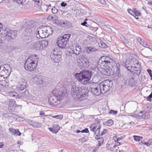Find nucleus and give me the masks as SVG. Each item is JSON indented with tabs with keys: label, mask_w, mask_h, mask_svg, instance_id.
<instances>
[{
	"label": "nucleus",
	"mask_w": 152,
	"mask_h": 152,
	"mask_svg": "<svg viewBox=\"0 0 152 152\" xmlns=\"http://www.w3.org/2000/svg\"><path fill=\"white\" fill-rule=\"evenodd\" d=\"M66 5V3L64 2H62L61 4V5L62 7H65Z\"/></svg>",
	"instance_id": "13d9d810"
},
{
	"label": "nucleus",
	"mask_w": 152,
	"mask_h": 152,
	"mask_svg": "<svg viewBox=\"0 0 152 152\" xmlns=\"http://www.w3.org/2000/svg\"><path fill=\"white\" fill-rule=\"evenodd\" d=\"M149 111H140L138 114L134 113L131 114L130 115L140 119H147L150 117Z\"/></svg>",
	"instance_id": "9b49d317"
},
{
	"label": "nucleus",
	"mask_w": 152,
	"mask_h": 152,
	"mask_svg": "<svg viewBox=\"0 0 152 152\" xmlns=\"http://www.w3.org/2000/svg\"><path fill=\"white\" fill-rule=\"evenodd\" d=\"M87 20H88V19L86 18V19H85L84 21H86Z\"/></svg>",
	"instance_id": "338daca9"
},
{
	"label": "nucleus",
	"mask_w": 152,
	"mask_h": 152,
	"mask_svg": "<svg viewBox=\"0 0 152 152\" xmlns=\"http://www.w3.org/2000/svg\"><path fill=\"white\" fill-rule=\"evenodd\" d=\"M152 142V139L149 140L147 142H145L144 141L142 140L141 141V142L143 144L146 145L147 146H148L150 145Z\"/></svg>",
	"instance_id": "7c9ffc66"
},
{
	"label": "nucleus",
	"mask_w": 152,
	"mask_h": 152,
	"mask_svg": "<svg viewBox=\"0 0 152 152\" xmlns=\"http://www.w3.org/2000/svg\"><path fill=\"white\" fill-rule=\"evenodd\" d=\"M35 3L38 6H41L42 4V0H33Z\"/></svg>",
	"instance_id": "4c0bfd02"
},
{
	"label": "nucleus",
	"mask_w": 152,
	"mask_h": 152,
	"mask_svg": "<svg viewBox=\"0 0 152 152\" xmlns=\"http://www.w3.org/2000/svg\"><path fill=\"white\" fill-rule=\"evenodd\" d=\"M101 88L102 94H104L108 91L113 85V82L110 80H107L99 84Z\"/></svg>",
	"instance_id": "9d476101"
},
{
	"label": "nucleus",
	"mask_w": 152,
	"mask_h": 152,
	"mask_svg": "<svg viewBox=\"0 0 152 152\" xmlns=\"http://www.w3.org/2000/svg\"><path fill=\"white\" fill-rule=\"evenodd\" d=\"M33 81L37 84L43 85L44 82V78L41 76H37L33 78Z\"/></svg>",
	"instance_id": "f3484780"
},
{
	"label": "nucleus",
	"mask_w": 152,
	"mask_h": 152,
	"mask_svg": "<svg viewBox=\"0 0 152 152\" xmlns=\"http://www.w3.org/2000/svg\"><path fill=\"white\" fill-rule=\"evenodd\" d=\"M122 65L125 66L128 70L130 72L135 71L136 75H139L140 72L141 65L139 63L138 60L135 58L128 59Z\"/></svg>",
	"instance_id": "f03ea898"
},
{
	"label": "nucleus",
	"mask_w": 152,
	"mask_h": 152,
	"mask_svg": "<svg viewBox=\"0 0 152 152\" xmlns=\"http://www.w3.org/2000/svg\"><path fill=\"white\" fill-rule=\"evenodd\" d=\"M134 82V76L132 75H128L124 79V83L126 85L132 86Z\"/></svg>",
	"instance_id": "4468645a"
},
{
	"label": "nucleus",
	"mask_w": 152,
	"mask_h": 152,
	"mask_svg": "<svg viewBox=\"0 0 152 152\" xmlns=\"http://www.w3.org/2000/svg\"><path fill=\"white\" fill-rule=\"evenodd\" d=\"M97 126H95L93 127V126L90 127L91 130L94 132H95L96 129L97 128Z\"/></svg>",
	"instance_id": "de8ad7c7"
},
{
	"label": "nucleus",
	"mask_w": 152,
	"mask_h": 152,
	"mask_svg": "<svg viewBox=\"0 0 152 152\" xmlns=\"http://www.w3.org/2000/svg\"><path fill=\"white\" fill-rule=\"evenodd\" d=\"M30 48L36 50H41L44 49L48 45V42L47 40L31 42H29Z\"/></svg>",
	"instance_id": "6e6552de"
},
{
	"label": "nucleus",
	"mask_w": 152,
	"mask_h": 152,
	"mask_svg": "<svg viewBox=\"0 0 152 152\" xmlns=\"http://www.w3.org/2000/svg\"><path fill=\"white\" fill-rule=\"evenodd\" d=\"M70 36L69 34H65L62 37H61V38L62 39H64V40H66L67 42H68L69 39L70 37Z\"/></svg>",
	"instance_id": "c756f323"
},
{
	"label": "nucleus",
	"mask_w": 152,
	"mask_h": 152,
	"mask_svg": "<svg viewBox=\"0 0 152 152\" xmlns=\"http://www.w3.org/2000/svg\"><path fill=\"white\" fill-rule=\"evenodd\" d=\"M60 25L62 27H66L68 26L69 27L71 26V23L69 21H62L60 22Z\"/></svg>",
	"instance_id": "a878e982"
},
{
	"label": "nucleus",
	"mask_w": 152,
	"mask_h": 152,
	"mask_svg": "<svg viewBox=\"0 0 152 152\" xmlns=\"http://www.w3.org/2000/svg\"><path fill=\"white\" fill-rule=\"evenodd\" d=\"M135 10V8H133L132 10L130 9L128 10V12L130 14L133 16Z\"/></svg>",
	"instance_id": "ea45409f"
},
{
	"label": "nucleus",
	"mask_w": 152,
	"mask_h": 152,
	"mask_svg": "<svg viewBox=\"0 0 152 152\" xmlns=\"http://www.w3.org/2000/svg\"><path fill=\"white\" fill-rule=\"evenodd\" d=\"M141 13L139 11L136 10V9L134 11L133 16L135 18L137 19H138V16H140L141 15Z\"/></svg>",
	"instance_id": "c85d7f7f"
},
{
	"label": "nucleus",
	"mask_w": 152,
	"mask_h": 152,
	"mask_svg": "<svg viewBox=\"0 0 152 152\" xmlns=\"http://www.w3.org/2000/svg\"><path fill=\"white\" fill-rule=\"evenodd\" d=\"M99 46L101 48H105L107 47V45L105 43L101 42L98 43Z\"/></svg>",
	"instance_id": "c9c22d12"
},
{
	"label": "nucleus",
	"mask_w": 152,
	"mask_h": 152,
	"mask_svg": "<svg viewBox=\"0 0 152 152\" xmlns=\"http://www.w3.org/2000/svg\"><path fill=\"white\" fill-rule=\"evenodd\" d=\"M122 139V138H118L115 141V142H117V145H119L121 144L120 142H118L121 140Z\"/></svg>",
	"instance_id": "864d4df0"
},
{
	"label": "nucleus",
	"mask_w": 152,
	"mask_h": 152,
	"mask_svg": "<svg viewBox=\"0 0 152 152\" xmlns=\"http://www.w3.org/2000/svg\"><path fill=\"white\" fill-rule=\"evenodd\" d=\"M10 70L8 69L6 71L4 72V74H5L7 76H8L10 75Z\"/></svg>",
	"instance_id": "a18cd8bd"
},
{
	"label": "nucleus",
	"mask_w": 152,
	"mask_h": 152,
	"mask_svg": "<svg viewBox=\"0 0 152 152\" xmlns=\"http://www.w3.org/2000/svg\"><path fill=\"white\" fill-rule=\"evenodd\" d=\"M137 41L138 42H139L140 44V43L141 42H142L143 41V40H142L141 39L140 37H137Z\"/></svg>",
	"instance_id": "bf43d9fd"
},
{
	"label": "nucleus",
	"mask_w": 152,
	"mask_h": 152,
	"mask_svg": "<svg viewBox=\"0 0 152 152\" xmlns=\"http://www.w3.org/2000/svg\"><path fill=\"white\" fill-rule=\"evenodd\" d=\"M29 93L28 91H25L18 94V99H26L28 97Z\"/></svg>",
	"instance_id": "aec40b11"
},
{
	"label": "nucleus",
	"mask_w": 152,
	"mask_h": 152,
	"mask_svg": "<svg viewBox=\"0 0 152 152\" xmlns=\"http://www.w3.org/2000/svg\"><path fill=\"white\" fill-rule=\"evenodd\" d=\"M78 65L79 67L82 69L88 68L89 66V60L86 57H83L78 62Z\"/></svg>",
	"instance_id": "f8f14e48"
},
{
	"label": "nucleus",
	"mask_w": 152,
	"mask_h": 152,
	"mask_svg": "<svg viewBox=\"0 0 152 152\" xmlns=\"http://www.w3.org/2000/svg\"><path fill=\"white\" fill-rule=\"evenodd\" d=\"M81 46L77 45H76L75 48L73 49L72 52L73 53L76 55H77L80 53L81 52Z\"/></svg>",
	"instance_id": "412c9836"
},
{
	"label": "nucleus",
	"mask_w": 152,
	"mask_h": 152,
	"mask_svg": "<svg viewBox=\"0 0 152 152\" xmlns=\"http://www.w3.org/2000/svg\"><path fill=\"white\" fill-rule=\"evenodd\" d=\"M26 82L25 80L23 78L20 79L19 82L18 90L20 91H22L26 88Z\"/></svg>",
	"instance_id": "a211bd4d"
},
{
	"label": "nucleus",
	"mask_w": 152,
	"mask_h": 152,
	"mask_svg": "<svg viewBox=\"0 0 152 152\" xmlns=\"http://www.w3.org/2000/svg\"><path fill=\"white\" fill-rule=\"evenodd\" d=\"M38 58L36 55H33L27 58L24 64L26 70L31 72L35 69L37 64Z\"/></svg>",
	"instance_id": "7ed1b4c3"
},
{
	"label": "nucleus",
	"mask_w": 152,
	"mask_h": 152,
	"mask_svg": "<svg viewBox=\"0 0 152 152\" xmlns=\"http://www.w3.org/2000/svg\"><path fill=\"white\" fill-rule=\"evenodd\" d=\"M91 91L92 93L94 95L96 96H99L100 94L101 93H102V91L99 84H98L97 85L91 88Z\"/></svg>",
	"instance_id": "dca6fc26"
},
{
	"label": "nucleus",
	"mask_w": 152,
	"mask_h": 152,
	"mask_svg": "<svg viewBox=\"0 0 152 152\" xmlns=\"http://www.w3.org/2000/svg\"><path fill=\"white\" fill-rule=\"evenodd\" d=\"M117 111L111 110L109 111V113L113 115H115L117 113Z\"/></svg>",
	"instance_id": "09e8293b"
},
{
	"label": "nucleus",
	"mask_w": 152,
	"mask_h": 152,
	"mask_svg": "<svg viewBox=\"0 0 152 152\" xmlns=\"http://www.w3.org/2000/svg\"><path fill=\"white\" fill-rule=\"evenodd\" d=\"M101 67L102 70L103 74L109 76L111 75L110 65L114 62L113 60L108 56H104L102 57Z\"/></svg>",
	"instance_id": "20e7f679"
},
{
	"label": "nucleus",
	"mask_w": 152,
	"mask_h": 152,
	"mask_svg": "<svg viewBox=\"0 0 152 152\" xmlns=\"http://www.w3.org/2000/svg\"><path fill=\"white\" fill-rule=\"evenodd\" d=\"M99 143L97 144V145L99 146H100L102 144L103 142V140L102 138H98L97 139Z\"/></svg>",
	"instance_id": "58836bf2"
},
{
	"label": "nucleus",
	"mask_w": 152,
	"mask_h": 152,
	"mask_svg": "<svg viewBox=\"0 0 152 152\" xmlns=\"http://www.w3.org/2000/svg\"><path fill=\"white\" fill-rule=\"evenodd\" d=\"M39 115L42 116L43 117H45V116L44 113L42 111H41L40 112Z\"/></svg>",
	"instance_id": "052dcab7"
},
{
	"label": "nucleus",
	"mask_w": 152,
	"mask_h": 152,
	"mask_svg": "<svg viewBox=\"0 0 152 152\" xmlns=\"http://www.w3.org/2000/svg\"><path fill=\"white\" fill-rule=\"evenodd\" d=\"M92 74L91 72L88 71L83 70L79 73L75 74V76L76 78L83 84L90 83V80Z\"/></svg>",
	"instance_id": "39448f33"
},
{
	"label": "nucleus",
	"mask_w": 152,
	"mask_h": 152,
	"mask_svg": "<svg viewBox=\"0 0 152 152\" xmlns=\"http://www.w3.org/2000/svg\"><path fill=\"white\" fill-rule=\"evenodd\" d=\"M1 34L4 37H5V39L8 42H12L16 35L15 31L11 30L8 28H6L3 31Z\"/></svg>",
	"instance_id": "1a4fd4ad"
},
{
	"label": "nucleus",
	"mask_w": 152,
	"mask_h": 152,
	"mask_svg": "<svg viewBox=\"0 0 152 152\" xmlns=\"http://www.w3.org/2000/svg\"><path fill=\"white\" fill-rule=\"evenodd\" d=\"M71 95L75 101H80L85 99L88 97V92L84 88L73 86L71 89Z\"/></svg>",
	"instance_id": "f257e3e1"
},
{
	"label": "nucleus",
	"mask_w": 152,
	"mask_h": 152,
	"mask_svg": "<svg viewBox=\"0 0 152 152\" xmlns=\"http://www.w3.org/2000/svg\"><path fill=\"white\" fill-rule=\"evenodd\" d=\"M98 1L102 4H104L105 2L104 0H98Z\"/></svg>",
	"instance_id": "680f3d73"
},
{
	"label": "nucleus",
	"mask_w": 152,
	"mask_h": 152,
	"mask_svg": "<svg viewBox=\"0 0 152 152\" xmlns=\"http://www.w3.org/2000/svg\"><path fill=\"white\" fill-rule=\"evenodd\" d=\"M51 9L52 13L53 14H56L58 12V10L54 7L52 8H51Z\"/></svg>",
	"instance_id": "37998d69"
},
{
	"label": "nucleus",
	"mask_w": 152,
	"mask_h": 152,
	"mask_svg": "<svg viewBox=\"0 0 152 152\" xmlns=\"http://www.w3.org/2000/svg\"><path fill=\"white\" fill-rule=\"evenodd\" d=\"M14 118H15L16 120L17 121H23L24 120V118H23L20 117L14 114Z\"/></svg>",
	"instance_id": "72a5a7b5"
},
{
	"label": "nucleus",
	"mask_w": 152,
	"mask_h": 152,
	"mask_svg": "<svg viewBox=\"0 0 152 152\" xmlns=\"http://www.w3.org/2000/svg\"><path fill=\"white\" fill-rule=\"evenodd\" d=\"M101 128V126L99 124L97 126L94 132V134L97 137L101 136L100 129Z\"/></svg>",
	"instance_id": "393cba45"
},
{
	"label": "nucleus",
	"mask_w": 152,
	"mask_h": 152,
	"mask_svg": "<svg viewBox=\"0 0 152 152\" xmlns=\"http://www.w3.org/2000/svg\"><path fill=\"white\" fill-rule=\"evenodd\" d=\"M53 29L49 26H45L38 28L35 32V36L38 39L48 37L53 33Z\"/></svg>",
	"instance_id": "423d86ee"
},
{
	"label": "nucleus",
	"mask_w": 152,
	"mask_h": 152,
	"mask_svg": "<svg viewBox=\"0 0 152 152\" xmlns=\"http://www.w3.org/2000/svg\"><path fill=\"white\" fill-rule=\"evenodd\" d=\"M51 4L48 3L43 4L42 5L41 7V8L42 10H43L44 11H45L46 12L51 9Z\"/></svg>",
	"instance_id": "4be33fe9"
},
{
	"label": "nucleus",
	"mask_w": 152,
	"mask_h": 152,
	"mask_svg": "<svg viewBox=\"0 0 152 152\" xmlns=\"http://www.w3.org/2000/svg\"><path fill=\"white\" fill-rule=\"evenodd\" d=\"M9 130L11 134L13 135L20 136L21 134V133L18 129H15L12 128H10Z\"/></svg>",
	"instance_id": "5701e85b"
},
{
	"label": "nucleus",
	"mask_w": 152,
	"mask_h": 152,
	"mask_svg": "<svg viewBox=\"0 0 152 152\" xmlns=\"http://www.w3.org/2000/svg\"><path fill=\"white\" fill-rule=\"evenodd\" d=\"M50 58L51 60L55 63H58L60 61L61 59V55L54 50L53 52H51Z\"/></svg>",
	"instance_id": "ddd939ff"
},
{
	"label": "nucleus",
	"mask_w": 152,
	"mask_h": 152,
	"mask_svg": "<svg viewBox=\"0 0 152 152\" xmlns=\"http://www.w3.org/2000/svg\"><path fill=\"white\" fill-rule=\"evenodd\" d=\"M80 132H81V131H80V130H77V131H76V132L77 133H79Z\"/></svg>",
	"instance_id": "0e129e2a"
},
{
	"label": "nucleus",
	"mask_w": 152,
	"mask_h": 152,
	"mask_svg": "<svg viewBox=\"0 0 152 152\" xmlns=\"http://www.w3.org/2000/svg\"><path fill=\"white\" fill-rule=\"evenodd\" d=\"M41 126V123L33 121V124L32 126L34 127L39 128Z\"/></svg>",
	"instance_id": "2f4dec72"
},
{
	"label": "nucleus",
	"mask_w": 152,
	"mask_h": 152,
	"mask_svg": "<svg viewBox=\"0 0 152 152\" xmlns=\"http://www.w3.org/2000/svg\"><path fill=\"white\" fill-rule=\"evenodd\" d=\"M52 117L54 118H56L58 119H61L62 118L63 116L62 115H57L53 116Z\"/></svg>",
	"instance_id": "c03bdc74"
},
{
	"label": "nucleus",
	"mask_w": 152,
	"mask_h": 152,
	"mask_svg": "<svg viewBox=\"0 0 152 152\" xmlns=\"http://www.w3.org/2000/svg\"><path fill=\"white\" fill-rule=\"evenodd\" d=\"M86 52L88 53H93L96 52L97 50L94 47H86L85 49Z\"/></svg>",
	"instance_id": "b1692460"
},
{
	"label": "nucleus",
	"mask_w": 152,
	"mask_h": 152,
	"mask_svg": "<svg viewBox=\"0 0 152 152\" xmlns=\"http://www.w3.org/2000/svg\"><path fill=\"white\" fill-rule=\"evenodd\" d=\"M67 42L66 40L62 39L61 37L58 38L57 42V44L58 46L60 48L64 49L65 48L66 46Z\"/></svg>",
	"instance_id": "2eb2a0df"
},
{
	"label": "nucleus",
	"mask_w": 152,
	"mask_h": 152,
	"mask_svg": "<svg viewBox=\"0 0 152 152\" xmlns=\"http://www.w3.org/2000/svg\"><path fill=\"white\" fill-rule=\"evenodd\" d=\"M140 44L145 47H146L147 46H148L147 43L145 42H144V40H143L142 42H141Z\"/></svg>",
	"instance_id": "3c124183"
},
{
	"label": "nucleus",
	"mask_w": 152,
	"mask_h": 152,
	"mask_svg": "<svg viewBox=\"0 0 152 152\" xmlns=\"http://www.w3.org/2000/svg\"><path fill=\"white\" fill-rule=\"evenodd\" d=\"M133 137L134 138V140L137 142L140 141L143 139V137H142L135 135H134Z\"/></svg>",
	"instance_id": "f704fd0d"
},
{
	"label": "nucleus",
	"mask_w": 152,
	"mask_h": 152,
	"mask_svg": "<svg viewBox=\"0 0 152 152\" xmlns=\"http://www.w3.org/2000/svg\"><path fill=\"white\" fill-rule=\"evenodd\" d=\"M117 147V146H116V145H114V146H113V147L114 148H115L116 147Z\"/></svg>",
	"instance_id": "774afa93"
},
{
	"label": "nucleus",
	"mask_w": 152,
	"mask_h": 152,
	"mask_svg": "<svg viewBox=\"0 0 152 152\" xmlns=\"http://www.w3.org/2000/svg\"><path fill=\"white\" fill-rule=\"evenodd\" d=\"M17 106H18V105L16 104V102L14 100L12 99L10 100L9 105V107H16Z\"/></svg>",
	"instance_id": "cd10ccee"
},
{
	"label": "nucleus",
	"mask_w": 152,
	"mask_h": 152,
	"mask_svg": "<svg viewBox=\"0 0 152 152\" xmlns=\"http://www.w3.org/2000/svg\"><path fill=\"white\" fill-rule=\"evenodd\" d=\"M81 25L83 26H85L86 27H88V24L86 21H84L83 23H81Z\"/></svg>",
	"instance_id": "603ef678"
},
{
	"label": "nucleus",
	"mask_w": 152,
	"mask_h": 152,
	"mask_svg": "<svg viewBox=\"0 0 152 152\" xmlns=\"http://www.w3.org/2000/svg\"><path fill=\"white\" fill-rule=\"evenodd\" d=\"M21 141H18L17 142V143L19 144H21Z\"/></svg>",
	"instance_id": "69168bd1"
},
{
	"label": "nucleus",
	"mask_w": 152,
	"mask_h": 152,
	"mask_svg": "<svg viewBox=\"0 0 152 152\" xmlns=\"http://www.w3.org/2000/svg\"><path fill=\"white\" fill-rule=\"evenodd\" d=\"M52 94V95L49 98V101L53 104L57 103L58 101H60L63 99L66 94L65 92L60 91L58 89H54Z\"/></svg>",
	"instance_id": "0eeeda50"
},
{
	"label": "nucleus",
	"mask_w": 152,
	"mask_h": 152,
	"mask_svg": "<svg viewBox=\"0 0 152 152\" xmlns=\"http://www.w3.org/2000/svg\"><path fill=\"white\" fill-rule=\"evenodd\" d=\"M147 71L151 77V80H152V73L151 72V70L149 69H148L147 70Z\"/></svg>",
	"instance_id": "8fccbe9b"
},
{
	"label": "nucleus",
	"mask_w": 152,
	"mask_h": 152,
	"mask_svg": "<svg viewBox=\"0 0 152 152\" xmlns=\"http://www.w3.org/2000/svg\"><path fill=\"white\" fill-rule=\"evenodd\" d=\"M81 132L82 133H88L89 132V131L88 128H86L81 131Z\"/></svg>",
	"instance_id": "4d7b16f0"
},
{
	"label": "nucleus",
	"mask_w": 152,
	"mask_h": 152,
	"mask_svg": "<svg viewBox=\"0 0 152 152\" xmlns=\"http://www.w3.org/2000/svg\"><path fill=\"white\" fill-rule=\"evenodd\" d=\"M9 84L7 80H5L2 82V85L5 88H7Z\"/></svg>",
	"instance_id": "e433bc0d"
},
{
	"label": "nucleus",
	"mask_w": 152,
	"mask_h": 152,
	"mask_svg": "<svg viewBox=\"0 0 152 152\" xmlns=\"http://www.w3.org/2000/svg\"><path fill=\"white\" fill-rule=\"evenodd\" d=\"M106 124L110 126L113 124V121L112 119L108 120L105 122Z\"/></svg>",
	"instance_id": "473e14b6"
},
{
	"label": "nucleus",
	"mask_w": 152,
	"mask_h": 152,
	"mask_svg": "<svg viewBox=\"0 0 152 152\" xmlns=\"http://www.w3.org/2000/svg\"><path fill=\"white\" fill-rule=\"evenodd\" d=\"M98 149V148L96 147H94L91 148L90 150L91 152H96Z\"/></svg>",
	"instance_id": "49530a36"
},
{
	"label": "nucleus",
	"mask_w": 152,
	"mask_h": 152,
	"mask_svg": "<svg viewBox=\"0 0 152 152\" xmlns=\"http://www.w3.org/2000/svg\"><path fill=\"white\" fill-rule=\"evenodd\" d=\"M4 145L2 142H0V148H3Z\"/></svg>",
	"instance_id": "e2e57ef3"
},
{
	"label": "nucleus",
	"mask_w": 152,
	"mask_h": 152,
	"mask_svg": "<svg viewBox=\"0 0 152 152\" xmlns=\"http://www.w3.org/2000/svg\"><path fill=\"white\" fill-rule=\"evenodd\" d=\"M25 121L26 123H28L30 125L32 126L34 121L33 120L29 119H26Z\"/></svg>",
	"instance_id": "79ce46f5"
},
{
	"label": "nucleus",
	"mask_w": 152,
	"mask_h": 152,
	"mask_svg": "<svg viewBox=\"0 0 152 152\" xmlns=\"http://www.w3.org/2000/svg\"><path fill=\"white\" fill-rule=\"evenodd\" d=\"M152 98V92L151 93V94L148 96L147 98V99L148 101H150L151 98Z\"/></svg>",
	"instance_id": "6e6d98bb"
},
{
	"label": "nucleus",
	"mask_w": 152,
	"mask_h": 152,
	"mask_svg": "<svg viewBox=\"0 0 152 152\" xmlns=\"http://www.w3.org/2000/svg\"><path fill=\"white\" fill-rule=\"evenodd\" d=\"M0 70H2L1 71V72L2 73V74H4V72L5 71H6L8 69H7L5 67L3 66H0Z\"/></svg>",
	"instance_id": "a19ab883"
},
{
	"label": "nucleus",
	"mask_w": 152,
	"mask_h": 152,
	"mask_svg": "<svg viewBox=\"0 0 152 152\" xmlns=\"http://www.w3.org/2000/svg\"><path fill=\"white\" fill-rule=\"evenodd\" d=\"M49 130L53 133L56 134L58 132L60 129V127L57 124H53L52 127L48 128Z\"/></svg>",
	"instance_id": "6ab92c4d"
},
{
	"label": "nucleus",
	"mask_w": 152,
	"mask_h": 152,
	"mask_svg": "<svg viewBox=\"0 0 152 152\" xmlns=\"http://www.w3.org/2000/svg\"><path fill=\"white\" fill-rule=\"evenodd\" d=\"M8 95L10 96L15 97V98L18 99V94L15 91H12L9 92L8 94Z\"/></svg>",
	"instance_id": "bb28decb"
},
{
	"label": "nucleus",
	"mask_w": 152,
	"mask_h": 152,
	"mask_svg": "<svg viewBox=\"0 0 152 152\" xmlns=\"http://www.w3.org/2000/svg\"><path fill=\"white\" fill-rule=\"evenodd\" d=\"M107 129H105L104 130L103 132H102L101 133V136L104 135L107 132Z\"/></svg>",
	"instance_id": "5fc2aeb1"
}]
</instances>
